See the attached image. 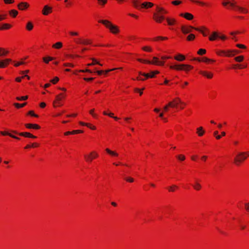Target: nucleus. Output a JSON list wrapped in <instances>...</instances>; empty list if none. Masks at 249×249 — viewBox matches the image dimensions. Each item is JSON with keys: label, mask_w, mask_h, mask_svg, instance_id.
I'll use <instances>...</instances> for the list:
<instances>
[{"label": "nucleus", "mask_w": 249, "mask_h": 249, "mask_svg": "<svg viewBox=\"0 0 249 249\" xmlns=\"http://www.w3.org/2000/svg\"><path fill=\"white\" fill-rule=\"evenodd\" d=\"M142 49L145 51L151 52L152 51L151 48L147 46L143 47Z\"/></svg>", "instance_id": "nucleus-44"}, {"label": "nucleus", "mask_w": 249, "mask_h": 249, "mask_svg": "<svg viewBox=\"0 0 249 249\" xmlns=\"http://www.w3.org/2000/svg\"><path fill=\"white\" fill-rule=\"evenodd\" d=\"M248 153L246 152H239L234 159V163L236 165H239L242 162L247 159V156L246 154Z\"/></svg>", "instance_id": "nucleus-1"}, {"label": "nucleus", "mask_w": 249, "mask_h": 249, "mask_svg": "<svg viewBox=\"0 0 249 249\" xmlns=\"http://www.w3.org/2000/svg\"><path fill=\"white\" fill-rule=\"evenodd\" d=\"M100 5H104L107 2V0H97Z\"/></svg>", "instance_id": "nucleus-45"}, {"label": "nucleus", "mask_w": 249, "mask_h": 249, "mask_svg": "<svg viewBox=\"0 0 249 249\" xmlns=\"http://www.w3.org/2000/svg\"><path fill=\"white\" fill-rule=\"evenodd\" d=\"M153 61H147L148 64H154V65H158L160 66H163L164 65V62L160 61L159 60V59L154 56L153 57Z\"/></svg>", "instance_id": "nucleus-9"}, {"label": "nucleus", "mask_w": 249, "mask_h": 249, "mask_svg": "<svg viewBox=\"0 0 249 249\" xmlns=\"http://www.w3.org/2000/svg\"><path fill=\"white\" fill-rule=\"evenodd\" d=\"M19 136L27 138H31V134L29 132H21L18 134Z\"/></svg>", "instance_id": "nucleus-24"}, {"label": "nucleus", "mask_w": 249, "mask_h": 249, "mask_svg": "<svg viewBox=\"0 0 249 249\" xmlns=\"http://www.w3.org/2000/svg\"><path fill=\"white\" fill-rule=\"evenodd\" d=\"M64 65L66 67H74V65L71 63H65L64 64Z\"/></svg>", "instance_id": "nucleus-61"}, {"label": "nucleus", "mask_w": 249, "mask_h": 249, "mask_svg": "<svg viewBox=\"0 0 249 249\" xmlns=\"http://www.w3.org/2000/svg\"><path fill=\"white\" fill-rule=\"evenodd\" d=\"M176 188H178V187L175 185H173L169 187L168 188V190H169V191H170V192H174L175 189Z\"/></svg>", "instance_id": "nucleus-38"}, {"label": "nucleus", "mask_w": 249, "mask_h": 249, "mask_svg": "<svg viewBox=\"0 0 249 249\" xmlns=\"http://www.w3.org/2000/svg\"><path fill=\"white\" fill-rule=\"evenodd\" d=\"M11 27V25L7 23H4L1 27H0V30L3 29H8Z\"/></svg>", "instance_id": "nucleus-27"}, {"label": "nucleus", "mask_w": 249, "mask_h": 249, "mask_svg": "<svg viewBox=\"0 0 249 249\" xmlns=\"http://www.w3.org/2000/svg\"><path fill=\"white\" fill-rule=\"evenodd\" d=\"M62 46V44L60 42H56L53 45V47H54L57 49L60 48Z\"/></svg>", "instance_id": "nucleus-33"}, {"label": "nucleus", "mask_w": 249, "mask_h": 249, "mask_svg": "<svg viewBox=\"0 0 249 249\" xmlns=\"http://www.w3.org/2000/svg\"><path fill=\"white\" fill-rule=\"evenodd\" d=\"M59 81V78L57 77H55L53 79H52L50 82L54 84Z\"/></svg>", "instance_id": "nucleus-40"}, {"label": "nucleus", "mask_w": 249, "mask_h": 249, "mask_svg": "<svg viewBox=\"0 0 249 249\" xmlns=\"http://www.w3.org/2000/svg\"><path fill=\"white\" fill-rule=\"evenodd\" d=\"M158 39H160L164 40V39H167V37H162V36H158V37H157L155 38V40H157Z\"/></svg>", "instance_id": "nucleus-59"}, {"label": "nucleus", "mask_w": 249, "mask_h": 249, "mask_svg": "<svg viewBox=\"0 0 249 249\" xmlns=\"http://www.w3.org/2000/svg\"><path fill=\"white\" fill-rule=\"evenodd\" d=\"M29 71V70L26 71H22L21 73L23 74V75L21 77H17L16 79V81L19 82L21 81V79L24 78V77H27L28 80L30 79V77L29 75L26 74V73L28 72Z\"/></svg>", "instance_id": "nucleus-11"}, {"label": "nucleus", "mask_w": 249, "mask_h": 249, "mask_svg": "<svg viewBox=\"0 0 249 249\" xmlns=\"http://www.w3.org/2000/svg\"><path fill=\"white\" fill-rule=\"evenodd\" d=\"M204 132L205 131L203 130L202 127H199L197 128L196 133L199 136H202L204 134Z\"/></svg>", "instance_id": "nucleus-23"}, {"label": "nucleus", "mask_w": 249, "mask_h": 249, "mask_svg": "<svg viewBox=\"0 0 249 249\" xmlns=\"http://www.w3.org/2000/svg\"><path fill=\"white\" fill-rule=\"evenodd\" d=\"M8 53L7 51L5 50L4 49L0 48V56L6 55Z\"/></svg>", "instance_id": "nucleus-26"}, {"label": "nucleus", "mask_w": 249, "mask_h": 249, "mask_svg": "<svg viewBox=\"0 0 249 249\" xmlns=\"http://www.w3.org/2000/svg\"><path fill=\"white\" fill-rule=\"evenodd\" d=\"M91 60H92V64L95 65V64H98L100 66H102V64H100L97 60H96L95 58H91Z\"/></svg>", "instance_id": "nucleus-41"}, {"label": "nucleus", "mask_w": 249, "mask_h": 249, "mask_svg": "<svg viewBox=\"0 0 249 249\" xmlns=\"http://www.w3.org/2000/svg\"><path fill=\"white\" fill-rule=\"evenodd\" d=\"M206 52V51L205 49H199L198 52L197 53L199 55H203L205 54Z\"/></svg>", "instance_id": "nucleus-37"}, {"label": "nucleus", "mask_w": 249, "mask_h": 249, "mask_svg": "<svg viewBox=\"0 0 249 249\" xmlns=\"http://www.w3.org/2000/svg\"><path fill=\"white\" fill-rule=\"evenodd\" d=\"M89 43H90L89 42L88 40H84L80 42V44H84V45H86V44H89Z\"/></svg>", "instance_id": "nucleus-54"}, {"label": "nucleus", "mask_w": 249, "mask_h": 249, "mask_svg": "<svg viewBox=\"0 0 249 249\" xmlns=\"http://www.w3.org/2000/svg\"><path fill=\"white\" fill-rule=\"evenodd\" d=\"M63 98H64V95L63 93H60L59 95H57L56 96V100L53 103V106L56 107L57 106H61L60 101Z\"/></svg>", "instance_id": "nucleus-8"}, {"label": "nucleus", "mask_w": 249, "mask_h": 249, "mask_svg": "<svg viewBox=\"0 0 249 249\" xmlns=\"http://www.w3.org/2000/svg\"><path fill=\"white\" fill-rule=\"evenodd\" d=\"M179 104L185 105V104L182 102L179 98H177L173 100V101L170 102L169 103V106H170V107H177Z\"/></svg>", "instance_id": "nucleus-7"}, {"label": "nucleus", "mask_w": 249, "mask_h": 249, "mask_svg": "<svg viewBox=\"0 0 249 249\" xmlns=\"http://www.w3.org/2000/svg\"><path fill=\"white\" fill-rule=\"evenodd\" d=\"M83 132V131L82 130H73L72 131V134H77V133H82Z\"/></svg>", "instance_id": "nucleus-52"}, {"label": "nucleus", "mask_w": 249, "mask_h": 249, "mask_svg": "<svg viewBox=\"0 0 249 249\" xmlns=\"http://www.w3.org/2000/svg\"><path fill=\"white\" fill-rule=\"evenodd\" d=\"M195 30L198 31H199L204 36H207V34H206L203 31H202V30L199 29V28H195Z\"/></svg>", "instance_id": "nucleus-53"}, {"label": "nucleus", "mask_w": 249, "mask_h": 249, "mask_svg": "<svg viewBox=\"0 0 249 249\" xmlns=\"http://www.w3.org/2000/svg\"><path fill=\"white\" fill-rule=\"evenodd\" d=\"M18 14V12L16 10H12L10 11V14L14 17H15Z\"/></svg>", "instance_id": "nucleus-34"}, {"label": "nucleus", "mask_w": 249, "mask_h": 249, "mask_svg": "<svg viewBox=\"0 0 249 249\" xmlns=\"http://www.w3.org/2000/svg\"><path fill=\"white\" fill-rule=\"evenodd\" d=\"M132 2L136 8L139 9L141 7L139 4V0H133Z\"/></svg>", "instance_id": "nucleus-30"}, {"label": "nucleus", "mask_w": 249, "mask_h": 249, "mask_svg": "<svg viewBox=\"0 0 249 249\" xmlns=\"http://www.w3.org/2000/svg\"><path fill=\"white\" fill-rule=\"evenodd\" d=\"M17 100H25L28 99V96H24L21 97H17Z\"/></svg>", "instance_id": "nucleus-42"}, {"label": "nucleus", "mask_w": 249, "mask_h": 249, "mask_svg": "<svg viewBox=\"0 0 249 249\" xmlns=\"http://www.w3.org/2000/svg\"><path fill=\"white\" fill-rule=\"evenodd\" d=\"M0 133L1 134L3 135H8L9 136H10V135H11V134H10V133H9L8 132H3V131H0Z\"/></svg>", "instance_id": "nucleus-58"}, {"label": "nucleus", "mask_w": 249, "mask_h": 249, "mask_svg": "<svg viewBox=\"0 0 249 249\" xmlns=\"http://www.w3.org/2000/svg\"><path fill=\"white\" fill-rule=\"evenodd\" d=\"M199 73L203 75V76H206V77H207L208 78H209V79L212 78L213 76V74L212 73L207 72L206 71H199Z\"/></svg>", "instance_id": "nucleus-16"}, {"label": "nucleus", "mask_w": 249, "mask_h": 249, "mask_svg": "<svg viewBox=\"0 0 249 249\" xmlns=\"http://www.w3.org/2000/svg\"><path fill=\"white\" fill-rule=\"evenodd\" d=\"M98 155L96 152L92 151V152H90L89 155H85L84 157L85 158L87 162H91L92 160L93 159H95V158L98 157Z\"/></svg>", "instance_id": "nucleus-5"}, {"label": "nucleus", "mask_w": 249, "mask_h": 249, "mask_svg": "<svg viewBox=\"0 0 249 249\" xmlns=\"http://www.w3.org/2000/svg\"><path fill=\"white\" fill-rule=\"evenodd\" d=\"M154 18L157 22H161L162 20L164 19V17L160 16L156 14H154Z\"/></svg>", "instance_id": "nucleus-17"}, {"label": "nucleus", "mask_w": 249, "mask_h": 249, "mask_svg": "<svg viewBox=\"0 0 249 249\" xmlns=\"http://www.w3.org/2000/svg\"><path fill=\"white\" fill-rule=\"evenodd\" d=\"M195 38V36L194 34H190L188 36H187V40H189V41H191V40H193V39H194Z\"/></svg>", "instance_id": "nucleus-36"}, {"label": "nucleus", "mask_w": 249, "mask_h": 249, "mask_svg": "<svg viewBox=\"0 0 249 249\" xmlns=\"http://www.w3.org/2000/svg\"><path fill=\"white\" fill-rule=\"evenodd\" d=\"M180 16L181 17H184L186 19L188 20H191L193 18L194 16L192 14L189 13H186L185 14H180Z\"/></svg>", "instance_id": "nucleus-14"}, {"label": "nucleus", "mask_w": 249, "mask_h": 249, "mask_svg": "<svg viewBox=\"0 0 249 249\" xmlns=\"http://www.w3.org/2000/svg\"><path fill=\"white\" fill-rule=\"evenodd\" d=\"M170 107V106H169V103H168L167 105H166V106H165L164 107H163L164 110V111H167L168 110V107Z\"/></svg>", "instance_id": "nucleus-64"}, {"label": "nucleus", "mask_w": 249, "mask_h": 249, "mask_svg": "<svg viewBox=\"0 0 249 249\" xmlns=\"http://www.w3.org/2000/svg\"><path fill=\"white\" fill-rule=\"evenodd\" d=\"M177 158L180 160H184L185 159V157L184 155H180L177 156Z\"/></svg>", "instance_id": "nucleus-43"}, {"label": "nucleus", "mask_w": 249, "mask_h": 249, "mask_svg": "<svg viewBox=\"0 0 249 249\" xmlns=\"http://www.w3.org/2000/svg\"><path fill=\"white\" fill-rule=\"evenodd\" d=\"M106 152L109 155L112 156H115V157H117L118 156V154L117 153H116V152L115 151H111L108 148H106Z\"/></svg>", "instance_id": "nucleus-22"}, {"label": "nucleus", "mask_w": 249, "mask_h": 249, "mask_svg": "<svg viewBox=\"0 0 249 249\" xmlns=\"http://www.w3.org/2000/svg\"><path fill=\"white\" fill-rule=\"evenodd\" d=\"M174 59L179 61H182L185 60V57L181 54H179L174 57Z\"/></svg>", "instance_id": "nucleus-20"}, {"label": "nucleus", "mask_w": 249, "mask_h": 249, "mask_svg": "<svg viewBox=\"0 0 249 249\" xmlns=\"http://www.w3.org/2000/svg\"><path fill=\"white\" fill-rule=\"evenodd\" d=\"M166 20L168 22V25H172L174 24L176 22V21L175 19H171L169 18H167Z\"/></svg>", "instance_id": "nucleus-25"}, {"label": "nucleus", "mask_w": 249, "mask_h": 249, "mask_svg": "<svg viewBox=\"0 0 249 249\" xmlns=\"http://www.w3.org/2000/svg\"><path fill=\"white\" fill-rule=\"evenodd\" d=\"M11 61L10 59H6L3 60H0V68H4L9 62Z\"/></svg>", "instance_id": "nucleus-12"}, {"label": "nucleus", "mask_w": 249, "mask_h": 249, "mask_svg": "<svg viewBox=\"0 0 249 249\" xmlns=\"http://www.w3.org/2000/svg\"><path fill=\"white\" fill-rule=\"evenodd\" d=\"M122 68H115V69H109V70H107V71H104V73L105 74H107L108 72H109V71H114L116 69H122Z\"/></svg>", "instance_id": "nucleus-48"}, {"label": "nucleus", "mask_w": 249, "mask_h": 249, "mask_svg": "<svg viewBox=\"0 0 249 249\" xmlns=\"http://www.w3.org/2000/svg\"><path fill=\"white\" fill-rule=\"evenodd\" d=\"M171 69H174L177 71L184 70L186 71H188L190 69L193 68L191 65L186 64H177L175 65H171L170 66Z\"/></svg>", "instance_id": "nucleus-2"}, {"label": "nucleus", "mask_w": 249, "mask_h": 249, "mask_svg": "<svg viewBox=\"0 0 249 249\" xmlns=\"http://www.w3.org/2000/svg\"><path fill=\"white\" fill-rule=\"evenodd\" d=\"M125 179L128 181V182H132L134 181V179L133 178H131V177H127V178H125Z\"/></svg>", "instance_id": "nucleus-49"}, {"label": "nucleus", "mask_w": 249, "mask_h": 249, "mask_svg": "<svg viewBox=\"0 0 249 249\" xmlns=\"http://www.w3.org/2000/svg\"><path fill=\"white\" fill-rule=\"evenodd\" d=\"M202 61H204V62H209L210 61H213V60H210V59H208L206 57H203L202 59Z\"/></svg>", "instance_id": "nucleus-55"}, {"label": "nucleus", "mask_w": 249, "mask_h": 249, "mask_svg": "<svg viewBox=\"0 0 249 249\" xmlns=\"http://www.w3.org/2000/svg\"><path fill=\"white\" fill-rule=\"evenodd\" d=\"M236 46L241 49H246V47L244 45L241 44H236Z\"/></svg>", "instance_id": "nucleus-50"}, {"label": "nucleus", "mask_w": 249, "mask_h": 249, "mask_svg": "<svg viewBox=\"0 0 249 249\" xmlns=\"http://www.w3.org/2000/svg\"><path fill=\"white\" fill-rule=\"evenodd\" d=\"M222 4L224 6H226L227 4H230V6L233 7L235 8V10L240 11L241 13H248V10L239 6L236 5L235 2H231L229 0H227L226 1H224L222 3Z\"/></svg>", "instance_id": "nucleus-4"}, {"label": "nucleus", "mask_w": 249, "mask_h": 249, "mask_svg": "<svg viewBox=\"0 0 249 249\" xmlns=\"http://www.w3.org/2000/svg\"><path fill=\"white\" fill-rule=\"evenodd\" d=\"M53 59V57H44L43 61L46 63H48L50 61H51Z\"/></svg>", "instance_id": "nucleus-35"}, {"label": "nucleus", "mask_w": 249, "mask_h": 249, "mask_svg": "<svg viewBox=\"0 0 249 249\" xmlns=\"http://www.w3.org/2000/svg\"><path fill=\"white\" fill-rule=\"evenodd\" d=\"M193 187L196 190H199L201 188V186L199 183L196 182L195 184L193 185Z\"/></svg>", "instance_id": "nucleus-28"}, {"label": "nucleus", "mask_w": 249, "mask_h": 249, "mask_svg": "<svg viewBox=\"0 0 249 249\" xmlns=\"http://www.w3.org/2000/svg\"><path fill=\"white\" fill-rule=\"evenodd\" d=\"M94 109H91L89 111V113L90 114H91L94 117H96V115L94 114Z\"/></svg>", "instance_id": "nucleus-62"}, {"label": "nucleus", "mask_w": 249, "mask_h": 249, "mask_svg": "<svg viewBox=\"0 0 249 249\" xmlns=\"http://www.w3.org/2000/svg\"><path fill=\"white\" fill-rule=\"evenodd\" d=\"M246 210L249 212V202L245 204Z\"/></svg>", "instance_id": "nucleus-57"}, {"label": "nucleus", "mask_w": 249, "mask_h": 249, "mask_svg": "<svg viewBox=\"0 0 249 249\" xmlns=\"http://www.w3.org/2000/svg\"><path fill=\"white\" fill-rule=\"evenodd\" d=\"M158 73H159V71H151L149 73H143L141 71L139 72V75L144 76L145 79H147L148 78H153L155 77L156 74Z\"/></svg>", "instance_id": "nucleus-6"}, {"label": "nucleus", "mask_w": 249, "mask_h": 249, "mask_svg": "<svg viewBox=\"0 0 249 249\" xmlns=\"http://www.w3.org/2000/svg\"><path fill=\"white\" fill-rule=\"evenodd\" d=\"M232 52V51H228L227 52H226L225 51H221L219 53H218V54L219 55L225 54L227 56H230L231 55H232L231 53Z\"/></svg>", "instance_id": "nucleus-21"}, {"label": "nucleus", "mask_w": 249, "mask_h": 249, "mask_svg": "<svg viewBox=\"0 0 249 249\" xmlns=\"http://www.w3.org/2000/svg\"><path fill=\"white\" fill-rule=\"evenodd\" d=\"M190 0L193 1V2H195L197 3L201 4L202 5H204L205 4L204 3L200 2V1L196 0Z\"/></svg>", "instance_id": "nucleus-60"}, {"label": "nucleus", "mask_w": 249, "mask_h": 249, "mask_svg": "<svg viewBox=\"0 0 249 249\" xmlns=\"http://www.w3.org/2000/svg\"><path fill=\"white\" fill-rule=\"evenodd\" d=\"M26 28L27 30L29 31L31 30V22L29 21L28 22Z\"/></svg>", "instance_id": "nucleus-51"}, {"label": "nucleus", "mask_w": 249, "mask_h": 249, "mask_svg": "<svg viewBox=\"0 0 249 249\" xmlns=\"http://www.w3.org/2000/svg\"><path fill=\"white\" fill-rule=\"evenodd\" d=\"M52 12V8L48 6V5H45L44 7V8L42 11L43 14L44 15H47L49 13Z\"/></svg>", "instance_id": "nucleus-13"}, {"label": "nucleus", "mask_w": 249, "mask_h": 249, "mask_svg": "<svg viewBox=\"0 0 249 249\" xmlns=\"http://www.w3.org/2000/svg\"><path fill=\"white\" fill-rule=\"evenodd\" d=\"M157 10L159 12H163V13H164V14H165L167 13L166 11L164 10L163 8L158 7V6L157 7Z\"/></svg>", "instance_id": "nucleus-39"}, {"label": "nucleus", "mask_w": 249, "mask_h": 249, "mask_svg": "<svg viewBox=\"0 0 249 249\" xmlns=\"http://www.w3.org/2000/svg\"><path fill=\"white\" fill-rule=\"evenodd\" d=\"M29 6V4L26 2H21L18 5L19 9L23 10L27 8Z\"/></svg>", "instance_id": "nucleus-15"}, {"label": "nucleus", "mask_w": 249, "mask_h": 249, "mask_svg": "<svg viewBox=\"0 0 249 249\" xmlns=\"http://www.w3.org/2000/svg\"><path fill=\"white\" fill-rule=\"evenodd\" d=\"M234 59L237 62H242L243 60L244 56L243 55H240V56H237V57H235Z\"/></svg>", "instance_id": "nucleus-32"}, {"label": "nucleus", "mask_w": 249, "mask_h": 249, "mask_svg": "<svg viewBox=\"0 0 249 249\" xmlns=\"http://www.w3.org/2000/svg\"><path fill=\"white\" fill-rule=\"evenodd\" d=\"M195 28H194L192 26H189V27H185L184 26H182L181 27V30L184 34H187V33H190L192 31L191 30L192 29H195Z\"/></svg>", "instance_id": "nucleus-10"}, {"label": "nucleus", "mask_w": 249, "mask_h": 249, "mask_svg": "<svg viewBox=\"0 0 249 249\" xmlns=\"http://www.w3.org/2000/svg\"><path fill=\"white\" fill-rule=\"evenodd\" d=\"M219 35L216 32H213L212 33V35L209 37V40L210 41H213L216 39L217 37H218Z\"/></svg>", "instance_id": "nucleus-18"}, {"label": "nucleus", "mask_w": 249, "mask_h": 249, "mask_svg": "<svg viewBox=\"0 0 249 249\" xmlns=\"http://www.w3.org/2000/svg\"><path fill=\"white\" fill-rule=\"evenodd\" d=\"M79 71L80 72H89V73H91L92 72V71H90V70H89V69H86V70H80Z\"/></svg>", "instance_id": "nucleus-56"}, {"label": "nucleus", "mask_w": 249, "mask_h": 249, "mask_svg": "<svg viewBox=\"0 0 249 249\" xmlns=\"http://www.w3.org/2000/svg\"><path fill=\"white\" fill-rule=\"evenodd\" d=\"M99 22L104 24L108 28L112 33L116 34L118 32L119 30L117 27L113 25L109 21L106 20H100Z\"/></svg>", "instance_id": "nucleus-3"}, {"label": "nucleus", "mask_w": 249, "mask_h": 249, "mask_svg": "<svg viewBox=\"0 0 249 249\" xmlns=\"http://www.w3.org/2000/svg\"><path fill=\"white\" fill-rule=\"evenodd\" d=\"M181 3V1L179 0H174L172 2V3L175 5H178Z\"/></svg>", "instance_id": "nucleus-46"}, {"label": "nucleus", "mask_w": 249, "mask_h": 249, "mask_svg": "<svg viewBox=\"0 0 249 249\" xmlns=\"http://www.w3.org/2000/svg\"><path fill=\"white\" fill-rule=\"evenodd\" d=\"M141 5H142V6H141L142 8H147L148 7H152L153 6V4L150 2H145L142 3L141 4Z\"/></svg>", "instance_id": "nucleus-19"}, {"label": "nucleus", "mask_w": 249, "mask_h": 249, "mask_svg": "<svg viewBox=\"0 0 249 249\" xmlns=\"http://www.w3.org/2000/svg\"><path fill=\"white\" fill-rule=\"evenodd\" d=\"M26 105V103H24L23 104H19V103H15L14 104V106L17 108H18L22 107H24Z\"/></svg>", "instance_id": "nucleus-31"}, {"label": "nucleus", "mask_w": 249, "mask_h": 249, "mask_svg": "<svg viewBox=\"0 0 249 249\" xmlns=\"http://www.w3.org/2000/svg\"><path fill=\"white\" fill-rule=\"evenodd\" d=\"M103 114L105 115H108V116H109L110 117L113 118L116 120H118L119 119V118L118 117L113 116V113H107L106 111H104Z\"/></svg>", "instance_id": "nucleus-29"}, {"label": "nucleus", "mask_w": 249, "mask_h": 249, "mask_svg": "<svg viewBox=\"0 0 249 249\" xmlns=\"http://www.w3.org/2000/svg\"><path fill=\"white\" fill-rule=\"evenodd\" d=\"M6 3H12L14 2V0H4Z\"/></svg>", "instance_id": "nucleus-63"}, {"label": "nucleus", "mask_w": 249, "mask_h": 249, "mask_svg": "<svg viewBox=\"0 0 249 249\" xmlns=\"http://www.w3.org/2000/svg\"><path fill=\"white\" fill-rule=\"evenodd\" d=\"M40 128V126L36 124H32V129H38Z\"/></svg>", "instance_id": "nucleus-47"}]
</instances>
